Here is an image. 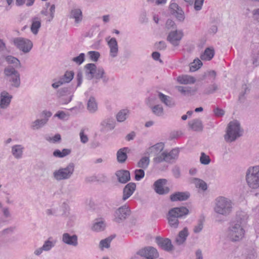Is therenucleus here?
<instances>
[{"mask_svg": "<svg viewBox=\"0 0 259 259\" xmlns=\"http://www.w3.org/2000/svg\"><path fill=\"white\" fill-rule=\"evenodd\" d=\"M248 219L247 214L244 211L238 212L236 220L231 224L228 231V237L232 241H239L245 235L244 226Z\"/></svg>", "mask_w": 259, "mask_h": 259, "instance_id": "1", "label": "nucleus"}, {"mask_svg": "<svg viewBox=\"0 0 259 259\" xmlns=\"http://www.w3.org/2000/svg\"><path fill=\"white\" fill-rule=\"evenodd\" d=\"M233 208L234 202L228 197L219 196L214 199L213 210L219 215L227 217L232 212Z\"/></svg>", "mask_w": 259, "mask_h": 259, "instance_id": "2", "label": "nucleus"}, {"mask_svg": "<svg viewBox=\"0 0 259 259\" xmlns=\"http://www.w3.org/2000/svg\"><path fill=\"white\" fill-rule=\"evenodd\" d=\"M189 212L188 209L183 206L170 209L167 215L168 225L171 228L177 229L179 224L178 219L186 216Z\"/></svg>", "mask_w": 259, "mask_h": 259, "instance_id": "3", "label": "nucleus"}, {"mask_svg": "<svg viewBox=\"0 0 259 259\" xmlns=\"http://www.w3.org/2000/svg\"><path fill=\"white\" fill-rule=\"evenodd\" d=\"M243 134V130L237 120L230 121L226 128L224 135L225 140L228 143L235 141Z\"/></svg>", "mask_w": 259, "mask_h": 259, "instance_id": "4", "label": "nucleus"}, {"mask_svg": "<svg viewBox=\"0 0 259 259\" xmlns=\"http://www.w3.org/2000/svg\"><path fill=\"white\" fill-rule=\"evenodd\" d=\"M245 181L250 189L255 190L259 188V165L250 166L247 168Z\"/></svg>", "mask_w": 259, "mask_h": 259, "instance_id": "5", "label": "nucleus"}, {"mask_svg": "<svg viewBox=\"0 0 259 259\" xmlns=\"http://www.w3.org/2000/svg\"><path fill=\"white\" fill-rule=\"evenodd\" d=\"M74 164L72 162L69 163L65 167H61L55 169L53 172V177L57 181L69 179L74 173Z\"/></svg>", "mask_w": 259, "mask_h": 259, "instance_id": "6", "label": "nucleus"}, {"mask_svg": "<svg viewBox=\"0 0 259 259\" xmlns=\"http://www.w3.org/2000/svg\"><path fill=\"white\" fill-rule=\"evenodd\" d=\"M4 73L7 80L11 82L12 86L15 88H18L20 86V74L14 67L11 66L6 67Z\"/></svg>", "mask_w": 259, "mask_h": 259, "instance_id": "7", "label": "nucleus"}, {"mask_svg": "<svg viewBox=\"0 0 259 259\" xmlns=\"http://www.w3.org/2000/svg\"><path fill=\"white\" fill-rule=\"evenodd\" d=\"M180 153V149L176 148L172 149L170 152L163 151L157 157H154V161L155 163H161L163 161L172 162L178 159Z\"/></svg>", "mask_w": 259, "mask_h": 259, "instance_id": "8", "label": "nucleus"}, {"mask_svg": "<svg viewBox=\"0 0 259 259\" xmlns=\"http://www.w3.org/2000/svg\"><path fill=\"white\" fill-rule=\"evenodd\" d=\"M57 243V240L52 237H49L44 242L41 247L36 248L33 252L34 255L40 256L43 252H49L53 248Z\"/></svg>", "mask_w": 259, "mask_h": 259, "instance_id": "9", "label": "nucleus"}, {"mask_svg": "<svg viewBox=\"0 0 259 259\" xmlns=\"http://www.w3.org/2000/svg\"><path fill=\"white\" fill-rule=\"evenodd\" d=\"M14 44L19 50L24 53L29 52L33 47V44L31 40L22 37L15 38Z\"/></svg>", "mask_w": 259, "mask_h": 259, "instance_id": "10", "label": "nucleus"}, {"mask_svg": "<svg viewBox=\"0 0 259 259\" xmlns=\"http://www.w3.org/2000/svg\"><path fill=\"white\" fill-rule=\"evenodd\" d=\"M184 36L182 30L175 29L171 30L167 36V40L173 46L177 47L180 45V41Z\"/></svg>", "mask_w": 259, "mask_h": 259, "instance_id": "11", "label": "nucleus"}, {"mask_svg": "<svg viewBox=\"0 0 259 259\" xmlns=\"http://www.w3.org/2000/svg\"><path fill=\"white\" fill-rule=\"evenodd\" d=\"M130 214L129 207L126 205L122 206L115 211L113 221L117 223H120L125 220Z\"/></svg>", "mask_w": 259, "mask_h": 259, "instance_id": "12", "label": "nucleus"}, {"mask_svg": "<svg viewBox=\"0 0 259 259\" xmlns=\"http://www.w3.org/2000/svg\"><path fill=\"white\" fill-rule=\"evenodd\" d=\"M105 41L109 49V56L112 58L116 57L119 53V48L116 39L110 36L105 38Z\"/></svg>", "mask_w": 259, "mask_h": 259, "instance_id": "13", "label": "nucleus"}, {"mask_svg": "<svg viewBox=\"0 0 259 259\" xmlns=\"http://www.w3.org/2000/svg\"><path fill=\"white\" fill-rule=\"evenodd\" d=\"M167 180L160 179L155 181L153 184V189L155 192L159 195L167 194L169 191L168 187L165 186Z\"/></svg>", "mask_w": 259, "mask_h": 259, "instance_id": "14", "label": "nucleus"}, {"mask_svg": "<svg viewBox=\"0 0 259 259\" xmlns=\"http://www.w3.org/2000/svg\"><path fill=\"white\" fill-rule=\"evenodd\" d=\"M169 9L172 15L175 16L177 20L182 22L185 19L184 12L176 3H171Z\"/></svg>", "mask_w": 259, "mask_h": 259, "instance_id": "15", "label": "nucleus"}, {"mask_svg": "<svg viewBox=\"0 0 259 259\" xmlns=\"http://www.w3.org/2000/svg\"><path fill=\"white\" fill-rule=\"evenodd\" d=\"M55 12V6L47 3L40 12L41 14L47 16L46 20L51 22L54 19Z\"/></svg>", "mask_w": 259, "mask_h": 259, "instance_id": "16", "label": "nucleus"}, {"mask_svg": "<svg viewBox=\"0 0 259 259\" xmlns=\"http://www.w3.org/2000/svg\"><path fill=\"white\" fill-rule=\"evenodd\" d=\"M138 253L141 256L145 257L147 259H155L158 256L157 250L151 246L140 250Z\"/></svg>", "mask_w": 259, "mask_h": 259, "instance_id": "17", "label": "nucleus"}, {"mask_svg": "<svg viewBox=\"0 0 259 259\" xmlns=\"http://www.w3.org/2000/svg\"><path fill=\"white\" fill-rule=\"evenodd\" d=\"M164 148V144L162 142H159L148 148L145 151V154L148 155H154L157 157L159 156L160 153Z\"/></svg>", "mask_w": 259, "mask_h": 259, "instance_id": "18", "label": "nucleus"}, {"mask_svg": "<svg viewBox=\"0 0 259 259\" xmlns=\"http://www.w3.org/2000/svg\"><path fill=\"white\" fill-rule=\"evenodd\" d=\"M62 241L69 246L76 247L78 245V236L76 234L64 233L62 236Z\"/></svg>", "mask_w": 259, "mask_h": 259, "instance_id": "19", "label": "nucleus"}, {"mask_svg": "<svg viewBox=\"0 0 259 259\" xmlns=\"http://www.w3.org/2000/svg\"><path fill=\"white\" fill-rule=\"evenodd\" d=\"M13 98L12 95L6 91H3L0 94V108L6 109L10 105Z\"/></svg>", "mask_w": 259, "mask_h": 259, "instance_id": "20", "label": "nucleus"}, {"mask_svg": "<svg viewBox=\"0 0 259 259\" xmlns=\"http://www.w3.org/2000/svg\"><path fill=\"white\" fill-rule=\"evenodd\" d=\"M69 18L74 19L75 25L80 23L83 19V14L81 10L78 7L72 8L69 13Z\"/></svg>", "mask_w": 259, "mask_h": 259, "instance_id": "21", "label": "nucleus"}, {"mask_svg": "<svg viewBox=\"0 0 259 259\" xmlns=\"http://www.w3.org/2000/svg\"><path fill=\"white\" fill-rule=\"evenodd\" d=\"M156 242L158 245L163 250L169 251L173 249V245L171 244V242L168 238L157 237L156 238Z\"/></svg>", "mask_w": 259, "mask_h": 259, "instance_id": "22", "label": "nucleus"}, {"mask_svg": "<svg viewBox=\"0 0 259 259\" xmlns=\"http://www.w3.org/2000/svg\"><path fill=\"white\" fill-rule=\"evenodd\" d=\"M136 185L134 183L127 184L123 188L122 200L124 201L129 198L136 190Z\"/></svg>", "mask_w": 259, "mask_h": 259, "instance_id": "23", "label": "nucleus"}, {"mask_svg": "<svg viewBox=\"0 0 259 259\" xmlns=\"http://www.w3.org/2000/svg\"><path fill=\"white\" fill-rule=\"evenodd\" d=\"M115 175L118 182L120 183L125 184L131 179L130 173L126 170H118L116 172Z\"/></svg>", "mask_w": 259, "mask_h": 259, "instance_id": "24", "label": "nucleus"}, {"mask_svg": "<svg viewBox=\"0 0 259 259\" xmlns=\"http://www.w3.org/2000/svg\"><path fill=\"white\" fill-rule=\"evenodd\" d=\"M190 196V194L187 192H178L172 194L170 198L171 201H185L187 200Z\"/></svg>", "mask_w": 259, "mask_h": 259, "instance_id": "25", "label": "nucleus"}, {"mask_svg": "<svg viewBox=\"0 0 259 259\" xmlns=\"http://www.w3.org/2000/svg\"><path fill=\"white\" fill-rule=\"evenodd\" d=\"M24 147L19 144L13 146L11 148V153L15 158L19 159L22 158Z\"/></svg>", "mask_w": 259, "mask_h": 259, "instance_id": "26", "label": "nucleus"}, {"mask_svg": "<svg viewBox=\"0 0 259 259\" xmlns=\"http://www.w3.org/2000/svg\"><path fill=\"white\" fill-rule=\"evenodd\" d=\"M188 234V230L187 228H184L179 232L178 236L176 238L175 241L177 244L179 245L183 244L186 241Z\"/></svg>", "mask_w": 259, "mask_h": 259, "instance_id": "27", "label": "nucleus"}, {"mask_svg": "<svg viewBox=\"0 0 259 259\" xmlns=\"http://www.w3.org/2000/svg\"><path fill=\"white\" fill-rule=\"evenodd\" d=\"M158 97L160 101L169 107H172L175 105V103L172 98L161 93H158Z\"/></svg>", "mask_w": 259, "mask_h": 259, "instance_id": "28", "label": "nucleus"}, {"mask_svg": "<svg viewBox=\"0 0 259 259\" xmlns=\"http://www.w3.org/2000/svg\"><path fill=\"white\" fill-rule=\"evenodd\" d=\"M85 75L88 79H92L94 77V74L97 69L96 65L93 63H89L85 65Z\"/></svg>", "mask_w": 259, "mask_h": 259, "instance_id": "29", "label": "nucleus"}, {"mask_svg": "<svg viewBox=\"0 0 259 259\" xmlns=\"http://www.w3.org/2000/svg\"><path fill=\"white\" fill-rule=\"evenodd\" d=\"M41 26V19L38 17H34L31 19L30 29L33 34H37Z\"/></svg>", "mask_w": 259, "mask_h": 259, "instance_id": "30", "label": "nucleus"}, {"mask_svg": "<svg viewBox=\"0 0 259 259\" xmlns=\"http://www.w3.org/2000/svg\"><path fill=\"white\" fill-rule=\"evenodd\" d=\"M101 130L102 131H108L112 130L115 126L114 119L107 118L103 120L101 123Z\"/></svg>", "mask_w": 259, "mask_h": 259, "instance_id": "31", "label": "nucleus"}, {"mask_svg": "<svg viewBox=\"0 0 259 259\" xmlns=\"http://www.w3.org/2000/svg\"><path fill=\"white\" fill-rule=\"evenodd\" d=\"M96 79H102L104 83H107L109 81V77L106 75L105 70L102 67L97 68L94 74Z\"/></svg>", "mask_w": 259, "mask_h": 259, "instance_id": "32", "label": "nucleus"}, {"mask_svg": "<svg viewBox=\"0 0 259 259\" xmlns=\"http://www.w3.org/2000/svg\"><path fill=\"white\" fill-rule=\"evenodd\" d=\"M105 227V221L102 219H98L95 220L92 229L93 231L100 232L104 230Z\"/></svg>", "mask_w": 259, "mask_h": 259, "instance_id": "33", "label": "nucleus"}, {"mask_svg": "<svg viewBox=\"0 0 259 259\" xmlns=\"http://www.w3.org/2000/svg\"><path fill=\"white\" fill-rule=\"evenodd\" d=\"M87 109L89 112L93 113L96 112L98 110V104L95 98L91 97L87 103Z\"/></svg>", "mask_w": 259, "mask_h": 259, "instance_id": "34", "label": "nucleus"}, {"mask_svg": "<svg viewBox=\"0 0 259 259\" xmlns=\"http://www.w3.org/2000/svg\"><path fill=\"white\" fill-rule=\"evenodd\" d=\"M128 151V148H123L120 149L117 152V159L119 163L124 162L127 158V153Z\"/></svg>", "mask_w": 259, "mask_h": 259, "instance_id": "35", "label": "nucleus"}, {"mask_svg": "<svg viewBox=\"0 0 259 259\" xmlns=\"http://www.w3.org/2000/svg\"><path fill=\"white\" fill-rule=\"evenodd\" d=\"M214 50L213 48H207L203 53L200 56V58L202 60L209 61L214 56Z\"/></svg>", "mask_w": 259, "mask_h": 259, "instance_id": "36", "label": "nucleus"}, {"mask_svg": "<svg viewBox=\"0 0 259 259\" xmlns=\"http://www.w3.org/2000/svg\"><path fill=\"white\" fill-rule=\"evenodd\" d=\"M71 152L70 149L64 148L62 150L56 149L53 153V155L56 158H62L69 155Z\"/></svg>", "mask_w": 259, "mask_h": 259, "instance_id": "37", "label": "nucleus"}, {"mask_svg": "<svg viewBox=\"0 0 259 259\" xmlns=\"http://www.w3.org/2000/svg\"><path fill=\"white\" fill-rule=\"evenodd\" d=\"M177 81L181 84H188L194 83L195 79L191 76L185 75L178 77Z\"/></svg>", "mask_w": 259, "mask_h": 259, "instance_id": "38", "label": "nucleus"}, {"mask_svg": "<svg viewBox=\"0 0 259 259\" xmlns=\"http://www.w3.org/2000/svg\"><path fill=\"white\" fill-rule=\"evenodd\" d=\"M191 182L193 184L196 188H199L203 191H205L207 189V184L201 179L192 178L191 180Z\"/></svg>", "mask_w": 259, "mask_h": 259, "instance_id": "39", "label": "nucleus"}, {"mask_svg": "<svg viewBox=\"0 0 259 259\" xmlns=\"http://www.w3.org/2000/svg\"><path fill=\"white\" fill-rule=\"evenodd\" d=\"M190 128L195 131H201L203 128L202 121L199 119H193L189 122Z\"/></svg>", "mask_w": 259, "mask_h": 259, "instance_id": "40", "label": "nucleus"}, {"mask_svg": "<svg viewBox=\"0 0 259 259\" xmlns=\"http://www.w3.org/2000/svg\"><path fill=\"white\" fill-rule=\"evenodd\" d=\"M177 90L184 96H189L194 93L195 90L189 87L176 86Z\"/></svg>", "mask_w": 259, "mask_h": 259, "instance_id": "41", "label": "nucleus"}, {"mask_svg": "<svg viewBox=\"0 0 259 259\" xmlns=\"http://www.w3.org/2000/svg\"><path fill=\"white\" fill-rule=\"evenodd\" d=\"M47 122V120L44 119H36L31 122L30 128L33 130H37L42 127Z\"/></svg>", "mask_w": 259, "mask_h": 259, "instance_id": "42", "label": "nucleus"}, {"mask_svg": "<svg viewBox=\"0 0 259 259\" xmlns=\"http://www.w3.org/2000/svg\"><path fill=\"white\" fill-rule=\"evenodd\" d=\"M130 114V111L127 109H123L120 110L116 115V118L118 121H124Z\"/></svg>", "mask_w": 259, "mask_h": 259, "instance_id": "43", "label": "nucleus"}, {"mask_svg": "<svg viewBox=\"0 0 259 259\" xmlns=\"http://www.w3.org/2000/svg\"><path fill=\"white\" fill-rule=\"evenodd\" d=\"M6 60L8 64H13L15 67H20L21 63L20 61L12 56H8L6 57Z\"/></svg>", "mask_w": 259, "mask_h": 259, "instance_id": "44", "label": "nucleus"}, {"mask_svg": "<svg viewBox=\"0 0 259 259\" xmlns=\"http://www.w3.org/2000/svg\"><path fill=\"white\" fill-rule=\"evenodd\" d=\"M202 65V63L199 59H195L190 65V70L192 72L195 71L199 69Z\"/></svg>", "mask_w": 259, "mask_h": 259, "instance_id": "45", "label": "nucleus"}, {"mask_svg": "<svg viewBox=\"0 0 259 259\" xmlns=\"http://www.w3.org/2000/svg\"><path fill=\"white\" fill-rule=\"evenodd\" d=\"M88 132L89 130L87 128L81 129L80 132V139L81 142L83 144H85L89 141V138L88 135Z\"/></svg>", "mask_w": 259, "mask_h": 259, "instance_id": "46", "label": "nucleus"}, {"mask_svg": "<svg viewBox=\"0 0 259 259\" xmlns=\"http://www.w3.org/2000/svg\"><path fill=\"white\" fill-rule=\"evenodd\" d=\"M74 73L72 71H66L64 75L60 77L64 83L70 82L73 78Z\"/></svg>", "mask_w": 259, "mask_h": 259, "instance_id": "47", "label": "nucleus"}, {"mask_svg": "<svg viewBox=\"0 0 259 259\" xmlns=\"http://www.w3.org/2000/svg\"><path fill=\"white\" fill-rule=\"evenodd\" d=\"M149 162V158L147 156H144L140 159L138 163V167L145 169L148 166Z\"/></svg>", "mask_w": 259, "mask_h": 259, "instance_id": "48", "label": "nucleus"}, {"mask_svg": "<svg viewBox=\"0 0 259 259\" xmlns=\"http://www.w3.org/2000/svg\"><path fill=\"white\" fill-rule=\"evenodd\" d=\"M153 114L157 116H161L163 115V108L160 105H156L151 107Z\"/></svg>", "mask_w": 259, "mask_h": 259, "instance_id": "49", "label": "nucleus"}, {"mask_svg": "<svg viewBox=\"0 0 259 259\" xmlns=\"http://www.w3.org/2000/svg\"><path fill=\"white\" fill-rule=\"evenodd\" d=\"M209 156L204 152H201L200 157V162L202 164L208 165L210 162Z\"/></svg>", "mask_w": 259, "mask_h": 259, "instance_id": "50", "label": "nucleus"}, {"mask_svg": "<svg viewBox=\"0 0 259 259\" xmlns=\"http://www.w3.org/2000/svg\"><path fill=\"white\" fill-rule=\"evenodd\" d=\"M88 55L90 59L94 62L97 61L100 56V53L97 51H89L88 53Z\"/></svg>", "mask_w": 259, "mask_h": 259, "instance_id": "51", "label": "nucleus"}, {"mask_svg": "<svg viewBox=\"0 0 259 259\" xmlns=\"http://www.w3.org/2000/svg\"><path fill=\"white\" fill-rule=\"evenodd\" d=\"M111 240L112 239L110 238H107L102 240L100 242V247L101 248V249H103L105 248H109Z\"/></svg>", "mask_w": 259, "mask_h": 259, "instance_id": "52", "label": "nucleus"}, {"mask_svg": "<svg viewBox=\"0 0 259 259\" xmlns=\"http://www.w3.org/2000/svg\"><path fill=\"white\" fill-rule=\"evenodd\" d=\"M85 55L84 53H80L79 56L74 57L72 60L75 62L76 64L80 65L84 61Z\"/></svg>", "mask_w": 259, "mask_h": 259, "instance_id": "53", "label": "nucleus"}, {"mask_svg": "<svg viewBox=\"0 0 259 259\" xmlns=\"http://www.w3.org/2000/svg\"><path fill=\"white\" fill-rule=\"evenodd\" d=\"M135 180L136 181H140L144 177L145 172L144 170L142 169H136L135 171Z\"/></svg>", "mask_w": 259, "mask_h": 259, "instance_id": "54", "label": "nucleus"}, {"mask_svg": "<svg viewBox=\"0 0 259 259\" xmlns=\"http://www.w3.org/2000/svg\"><path fill=\"white\" fill-rule=\"evenodd\" d=\"M35 0H16V5L18 6L23 5L26 2L27 6H32Z\"/></svg>", "mask_w": 259, "mask_h": 259, "instance_id": "55", "label": "nucleus"}, {"mask_svg": "<svg viewBox=\"0 0 259 259\" xmlns=\"http://www.w3.org/2000/svg\"><path fill=\"white\" fill-rule=\"evenodd\" d=\"M55 116L62 120H67L68 118L69 114L63 111H59L55 114Z\"/></svg>", "mask_w": 259, "mask_h": 259, "instance_id": "56", "label": "nucleus"}, {"mask_svg": "<svg viewBox=\"0 0 259 259\" xmlns=\"http://www.w3.org/2000/svg\"><path fill=\"white\" fill-rule=\"evenodd\" d=\"M204 0H195L194 2V8L196 11H200L202 8Z\"/></svg>", "mask_w": 259, "mask_h": 259, "instance_id": "57", "label": "nucleus"}, {"mask_svg": "<svg viewBox=\"0 0 259 259\" xmlns=\"http://www.w3.org/2000/svg\"><path fill=\"white\" fill-rule=\"evenodd\" d=\"M176 27L175 22L171 20L167 19L165 23V28L167 30H170L172 28H175Z\"/></svg>", "mask_w": 259, "mask_h": 259, "instance_id": "58", "label": "nucleus"}, {"mask_svg": "<svg viewBox=\"0 0 259 259\" xmlns=\"http://www.w3.org/2000/svg\"><path fill=\"white\" fill-rule=\"evenodd\" d=\"M218 89V85L214 83L210 85H209L208 88H207L205 90V93L206 94H211L214 93Z\"/></svg>", "mask_w": 259, "mask_h": 259, "instance_id": "59", "label": "nucleus"}, {"mask_svg": "<svg viewBox=\"0 0 259 259\" xmlns=\"http://www.w3.org/2000/svg\"><path fill=\"white\" fill-rule=\"evenodd\" d=\"M54 82L52 84V87L54 89H57L61 85L64 84L63 82L60 78V77L59 79H56L54 80Z\"/></svg>", "mask_w": 259, "mask_h": 259, "instance_id": "60", "label": "nucleus"}, {"mask_svg": "<svg viewBox=\"0 0 259 259\" xmlns=\"http://www.w3.org/2000/svg\"><path fill=\"white\" fill-rule=\"evenodd\" d=\"M203 228V223L201 221H200L196 226H195L193 229V231L195 233H199L202 231Z\"/></svg>", "mask_w": 259, "mask_h": 259, "instance_id": "61", "label": "nucleus"}, {"mask_svg": "<svg viewBox=\"0 0 259 259\" xmlns=\"http://www.w3.org/2000/svg\"><path fill=\"white\" fill-rule=\"evenodd\" d=\"M215 115L217 117H221L225 114V111L220 108H216L213 110Z\"/></svg>", "mask_w": 259, "mask_h": 259, "instance_id": "62", "label": "nucleus"}, {"mask_svg": "<svg viewBox=\"0 0 259 259\" xmlns=\"http://www.w3.org/2000/svg\"><path fill=\"white\" fill-rule=\"evenodd\" d=\"M252 14L253 19L259 22V8L254 9Z\"/></svg>", "mask_w": 259, "mask_h": 259, "instance_id": "63", "label": "nucleus"}, {"mask_svg": "<svg viewBox=\"0 0 259 259\" xmlns=\"http://www.w3.org/2000/svg\"><path fill=\"white\" fill-rule=\"evenodd\" d=\"M46 214L48 215H57V209L56 208H51L46 210Z\"/></svg>", "mask_w": 259, "mask_h": 259, "instance_id": "64", "label": "nucleus"}]
</instances>
